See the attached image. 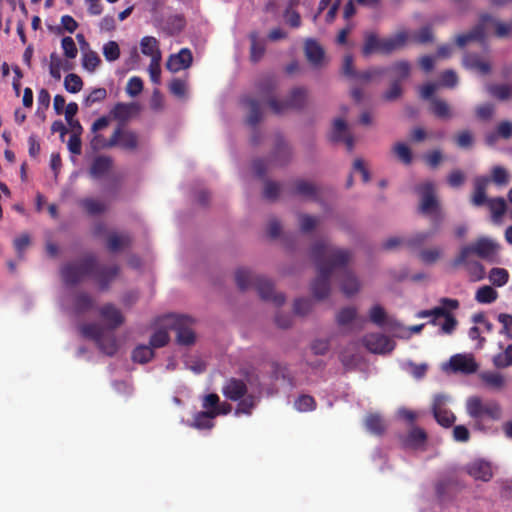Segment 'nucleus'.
Segmentation results:
<instances>
[{
  "label": "nucleus",
  "mask_w": 512,
  "mask_h": 512,
  "mask_svg": "<svg viewBox=\"0 0 512 512\" xmlns=\"http://www.w3.org/2000/svg\"><path fill=\"white\" fill-rule=\"evenodd\" d=\"M310 253L318 272L311 283L314 298L322 300L329 295L330 279L337 270L342 272L340 286L346 296L350 297L360 290L359 280L347 267L352 258L348 249L338 248L321 240L312 245Z\"/></svg>",
  "instance_id": "obj_1"
},
{
  "label": "nucleus",
  "mask_w": 512,
  "mask_h": 512,
  "mask_svg": "<svg viewBox=\"0 0 512 512\" xmlns=\"http://www.w3.org/2000/svg\"><path fill=\"white\" fill-rule=\"evenodd\" d=\"M120 272L118 265H99L94 254H87L81 260L68 262L61 267L60 274L66 285L75 286L87 277H92L99 290L107 291Z\"/></svg>",
  "instance_id": "obj_2"
},
{
  "label": "nucleus",
  "mask_w": 512,
  "mask_h": 512,
  "mask_svg": "<svg viewBox=\"0 0 512 512\" xmlns=\"http://www.w3.org/2000/svg\"><path fill=\"white\" fill-rule=\"evenodd\" d=\"M235 281L241 291L249 288H255L259 296L265 301H271L276 306H281L285 302V296L282 293H274L273 283L263 276L254 274L246 268H239L235 272Z\"/></svg>",
  "instance_id": "obj_3"
},
{
  "label": "nucleus",
  "mask_w": 512,
  "mask_h": 512,
  "mask_svg": "<svg viewBox=\"0 0 512 512\" xmlns=\"http://www.w3.org/2000/svg\"><path fill=\"white\" fill-rule=\"evenodd\" d=\"M466 412L474 421V428L486 431L487 421H499L502 418V407L495 400H482L478 396L469 397L466 401Z\"/></svg>",
  "instance_id": "obj_4"
},
{
  "label": "nucleus",
  "mask_w": 512,
  "mask_h": 512,
  "mask_svg": "<svg viewBox=\"0 0 512 512\" xmlns=\"http://www.w3.org/2000/svg\"><path fill=\"white\" fill-rule=\"evenodd\" d=\"M416 192L420 195L421 201L419 211L430 216L431 224L435 227V231H439L445 214L440 208L439 201L435 195V186L431 181H426L416 187Z\"/></svg>",
  "instance_id": "obj_5"
},
{
  "label": "nucleus",
  "mask_w": 512,
  "mask_h": 512,
  "mask_svg": "<svg viewBox=\"0 0 512 512\" xmlns=\"http://www.w3.org/2000/svg\"><path fill=\"white\" fill-rule=\"evenodd\" d=\"M81 334L93 340L97 347L107 356H113L118 350L117 340L113 334H106L105 329L97 323H86L80 326Z\"/></svg>",
  "instance_id": "obj_6"
},
{
  "label": "nucleus",
  "mask_w": 512,
  "mask_h": 512,
  "mask_svg": "<svg viewBox=\"0 0 512 512\" xmlns=\"http://www.w3.org/2000/svg\"><path fill=\"white\" fill-rule=\"evenodd\" d=\"M497 245L490 239L481 237L475 242L466 245L460 249L459 254L452 262L454 267H459L461 263L467 262L471 255H476L481 259H491L496 254Z\"/></svg>",
  "instance_id": "obj_7"
},
{
  "label": "nucleus",
  "mask_w": 512,
  "mask_h": 512,
  "mask_svg": "<svg viewBox=\"0 0 512 512\" xmlns=\"http://www.w3.org/2000/svg\"><path fill=\"white\" fill-rule=\"evenodd\" d=\"M193 323V319L186 315L171 314L164 318V326L175 331L176 340L181 345H191L194 343Z\"/></svg>",
  "instance_id": "obj_8"
},
{
  "label": "nucleus",
  "mask_w": 512,
  "mask_h": 512,
  "mask_svg": "<svg viewBox=\"0 0 512 512\" xmlns=\"http://www.w3.org/2000/svg\"><path fill=\"white\" fill-rule=\"evenodd\" d=\"M277 87L278 81L274 75H264L255 82L257 96L267 101L275 114H281L283 113L282 103L275 97Z\"/></svg>",
  "instance_id": "obj_9"
},
{
  "label": "nucleus",
  "mask_w": 512,
  "mask_h": 512,
  "mask_svg": "<svg viewBox=\"0 0 512 512\" xmlns=\"http://www.w3.org/2000/svg\"><path fill=\"white\" fill-rule=\"evenodd\" d=\"M435 492L441 502L451 501L463 489L464 485L454 474H447L435 483Z\"/></svg>",
  "instance_id": "obj_10"
},
{
  "label": "nucleus",
  "mask_w": 512,
  "mask_h": 512,
  "mask_svg": "<svg viewBox=\"0 0 512 512\" xmlns=\"http://www.w3.org/2000/svg\"><path fill=\"white\" fill-rule=\"evenodd\" d=\"M448 400L449 398L447 395L436 394L433 398L431 407L435 420L444 428L451 427L456 420V416L453 414V412L446 408V403Z\"/></svg>",
  "instance_id": "obj_11"
},
{
  "label": "nucleus",
  "mask_w": 512,
  "mask_h": 512,
  "mask_svg": "<svg viewBox=\"0 0 512 512\" xmlns=\"http://www.w3.org/2000/svg\"><path fill=\"white\" fill-rule=\"evenodd\" d=\"M241 102L248 109L246 118L247 124L256 129V126L262 119V110L259 100L251 96H244L241 99ZM251 142L254 145H257L260 142L259 132L257 130L254 131V134L251 137Z\"/></svg>",
  "instance_id": "obj_12"
},
{
  "label": "nucleus",
  "mask_w": 512,
  "mask_h": 512,
  "mask_svg": "<svg viewBox=\"0 0 512 512\" xmlns=\"http://www.w3.org/2000/svg\"><path fill=\"white\" fill-rule=\"evenodd\" d=\"M117 145L125 150H135L138 146V136L133 131L123 130L121 127H118L108 142L104 143L102 147H115Z\"/></svg>",
  "instance_id": "obj_13"
},
{
  "label": "nucleus",
  "mask_w": 512,
  "mask_h": 512,
  "mask_svg": "<svg viewBox=\"0 0 512 512\" xmlns=\"http://www.w3.org/2000/svg\"><path fill=\"white\" fill-rule=\"evenodd\" d=\"M364 346L372 353L385 354L391 352L395 342L388 336L381 333L367 334L363 338Z\"/></svg>",
  "instance_id": "obj_14"
},
{
  "label": "nucleus",
  "mask_w": 512,
  "mask_h": 512,
  "mask_svg": "<svg viewBox=\"0 0 512 512\" xmlns=\"http://www.w3.org/2000/svg\"><path fill=\"white\" fill-rule=\"evenodd\" d=\"M449 367L454 373L469 375L475 373L479 365L471 354H456L450 358Z\"/></svg>",
  "instance_id": "obj_15"
},
{
  "label": "nucleus",
  "mask_w": 512,
  "mask_h": 512,
  "mask_svg": "<svg viewBox=\"0 0 512 512\" xmlns=\"http://www.w3.org/2000/svg\"><path fill=\"white\" fill-rule=\"evenodd\" d=\"M98 313L102 321L105 323L106 327L110 330H115L120 327L124 321L125 317L122 314L121 310L118 309L112 303H106L98 309Z\"/></svg>",
  "instance_id": "obj_16"
},
{
  "label": "nucleus",
  "mask_w": 512,
  "mask_h": 512,
  "mask_svg": "<svg viewBox=\"0 0 512 512\" xmlns=\"http://www.w3.org/2000/svg\"><path fill=\"white\" fill-rule=\"evenodd\" d=\"M465 471L475 480L488 482L493 477L491 464L485 460L477 459L465 466Z\"/></svg>",
  "instance_id": "obj_17"
},
{
  "label": "nucleus",
  "mask_w": 512,
  "mask_h": 512,
  "mask_svg": "<svg viewBox=\"0 0 512 512\" xmlns=\"http://www.w3.org/2000/svg\"><path fill=\"white\" fill-rule=\"evenodd\" d=\"M330 139L333 142H343L348 151L354 148V138L348 131L347 124L343 119H336L333 123Z\"/></svg>",
  "instance_id": "obj_18"
},
{
  "label": "nucleus",
  "mask_w": 512,
  "mask_h": 512,
  "mask_svg": "<svg viewBox=\"0 0 512 512\" xmlns=\"http://www.w3.org/2000/svg\"><path fill=\"white\" fill-rule=\"evenodd\" d=\"M193 56L188 48H182L178 53L169 56L166 68L175 73L182 69H187L192 65Z\"/></svg>",
  "instance_id": "obj_19"
},
{
  "label": "nucleus",
  "mask_w": 512,
  "mask_h": 512,
  "mask_svg": "<svg viewBox=\"0 0 512 512\" xmlns=\"http://www.w3.org/2000/svg\"><path fill=\"white\" fill-rule=\"evenodd\" d=\"M222 392L226 398L238 401L246 395L247 385L241 379L230 378L223 386Z\"/></svg>",
  "instance_id": "obj_20"
},
{
  "label": "nucleus",
  "mask_w": 512,
  "mask_h": 512,
  "mask_svg": "<svg viewBox=\"0 0 512 512\" xmlns=\"http://www.w3.org/2000/svg\"><path fill=\"white\" fill-rule=\"evenodd\" d=\"M307 89L304 87H295L291 90L285 101H281L283 112L288 109H301L307 101Z\"/></svg>",
  "instance_id": "obj_21"
},
{
  "label": "nucleus",
  "mask_w": 512,
  "mask_h": 512,
  "mask_svg": "<svg viewBox=\"0 0 512 512\" xmlns=\"http://www.w3.org/2000/svg\"><path fill=\"white\" fill-rule=\"evenodd\" d=\"M490 180L487 177H477L474 180V191L471 196V204L475 207L486 205L489 201L486 189Z\"/></svg>",
  "instance_id": "obj_22"
},
{
  "label": "nucleus",
  "mask_w": 512,
  "mask_h": 512,
  "mask_svg": "<svg viewBox=\"0 0 512 512\" xmlns=\"http://www.w3.org/2000/svg\"><path fill=\"white\" fill-rule=\"evenodd\" d=\"M408 39L406 31H400L394 36L382 39L381 54H390L393 51L402 48Z\"/></svg>",
  "instance_id": "obj_23"
},
{
  "label": "nucleus",
  "mask_w": 512,
  "mask_h": 512,
  "mask_svg": "<svg viewBox=\"0 0 512 512\" xmlns=\"http://www.w3.org/2000/svg\"><path fill=\"white\" fill-rule=\"evenodd\" d=\"M293 193L314 201L319 198L318 187L314 183L302 179L294 182Z\"/></svg>",
  "instance_id": "obj_24"
},
{
  "label": "nucleus",
  "mask_w": 512,
  "mask_h": 512,
  "mask_svg": "<svg viewBox=\"0 0 512 512\" xmlns=\"http://www.w3.org/2000/svg\"><path fill=\"white\" fill-rule=\"evenodd\" d=\"M95 307V300L87 292H79L75 295L73 300L74 312L77 315L84 314Z\"/></svg>",
  "instance_id": "obj_25"
},
{
  "label": "nucleus",
  "mask_w": 512,
  "mask_h": 512,
  "mask_svg": "<svg viewBox=\"0 0 512 512\" xmlns=\"http://www.w3.org/2000/svg\"><path fill=\"white\" fill-rule=\"evenodd\" d=\"M250 39V60L253 63L259 62L265 54L266 47L265 41L259 39L257 31H252L249 34Z\"/></svg>",
  "instance_id": "obj_26"
},
{
  "label": "nucleus",
  "mask_w": 512,
  "mask_h": 512,
  "mask_svg": "<svg viewBox=\"0 0 512 512\" xmlns=\"http://www.w3.org/2000/svg\"><path fill=\"white\" fill-rule=\"evenodd\" d=\"M113 161L109 156H97L90 167L89 173L94 178H100L110 171Z\"/></svg>",
  "instance_id": "obj_27"
},
{
  "label": "nucleus",
  "mask_w": 512,
  "mask_h": 512,
  "mask_svg": "<svg viewBox=\"0 0 512 512\" xmlns=\"http://www.w3.org/2000/svg\"><path fill=\"white\" fill-rule=\"evenodd\" d=\"M305 55L311 64L319 66L324 58V50L315 40L308 39L305 43Z\"/></svg>",
  "instance_id": "obj_28"
},
{
  "label": "nucleus",
  "mask_w": 512,
  "mask_h": 512,
  "mask_svg": "<svg viewBox=\"0 0 512 512\" xmlns=\"http://www.w3.org/2000/svg\"><path fill=\"white\" fill-rule=\"evenodd\" d=\"M132 243V238L129 234L111 233L107 237V249L112 252H118L122 248L129 247Z\"/></svg>",
  "instance_id": "obj_29"
},
{
  "label": "nucleus",
  "mask_w": 512,
  "mask_h": 512,
  "mask_svg": "<svg viewBox=\"0 0 512 512\" xmlns=\"http://www.w3.org/2000/svg\"><path fill=\"white\" fill-rule=\"evenodd\" d=\"M463 64L465 67L476 70L482 75H486L491 71L490 63L484 61L480 56L476 54H467L463 59Z\"/></svg>",
  "instance_id": "obj_30"
},
{
  "label": "nucleus",
  "mask_w": 512,
  "mask_h": 512,
  "mask_svg": "<svg viewBox=\"0 0 512 512\" xmlns=\"http://www.w3.org/2000/svg\"><path fill=\"white\" fill-rule=\"evenodd\" d=\"M410 71L411 65L406 60L397 61L386 68V73H390L393 80H398L399 83L409 77Z\"/></svg>",
  "instance_id": "obj_31"
},
{
  "label": "nucleus",
  "mask_w": 512,
  "mask_h": 512,
  "mask_svg": "<svg viewBox=\"0 0 512 512\" xmlns=\"http://www.w3.org/2000/svg\"><path fill=\"white\" fill-rule=\"evenodd\" d=\"M216 416L217 412H212V410L198 412L195 414L191 426L199 430H210L214 426L213 419Z\"/></svg>",
  "instance_id": "obj_32"
},
{
  "label": "nucleus",
  "mask_w": 512,
  "mask_h": 512,
  "mask_svg": "<svg viewBox=\"0 0 512 512\" xmlns=\"http://www.w3.org/2000/svg\"><path fill=\"white\" fill-rule=\"evenodd\" d=\"M487 92L498 101H509L512 99V84H491L487 86Z\"/></svg>",
  "instance_id": "obj_33"
},
{
  "label": "nucleus",
  "mask_w": 512,
  "mask_h": 512,
  "mask_svg": "<svg viewBox=\"0 0 512 512\" xmlns=\"http://www.w3.org/2000/svg\"><path fill=\"white\" fill-rule=\"evenodd\" d=\"M486 205L491 212L492 221L499 223L507 210L505 199L503 197L491 198Z\"/></svg>",
  "instance_id": "obj_34"
},
{
  "label": "nucleus",
  "mask_w": 512,
  "mask_h": 512,
  "mask_svg": "<svg viewBox=\"0 0 512 512\" xmlns=\"http://www.w3.org/2000/svg\"><path fill=\"white\" fill-rule=\"evenodd\" d=\"M141 52L150 56L151 59L158 58L161 59V51L159 49V42L153 36H145L140 41Z\"/></svg>",
  "instance_id": "obj_35"
},
{
  "label": "nucleus",
  "mask_w": 512,
  "mask_h": 512,
  "mask_svg": "<svg viewBox=\"0 0 512 512\" xmlns=\"http://www.w3.org/2000/svg\"><path fill=\"white\" fill-rule=\"evenodd\" d=\"M484 37V27L482 24H478L468 33L458 35L456 37V44L462 48L471 41H483Z\"/></svg>",
  "instance_id": "obj_36"
},
{
  "label": "nucleus",
  "mask_w": 512,
  "mask_h": 512,
  "mask_svg": "<svg viewBox=\"0 0 512 512\" xmlns=\"http://www.w3.org/2000/svg\"><path fill=\"white\" fill-rule=\"evenodd\" d=\"M366 429L375 435H382L386 430L383 418L377 413H370L365 418Z\"/></svg>",
  "instance_id": "obj_37"
},
{
  "label": "nucleus",
  "mask_w": 512,
  "mask_h": 512,
  "mask_svg": "<svg viewBox=\"0 0 512 512\" xmlns=\"http://www.w3.org/2000/svg\"><path fill=\"white\" fill-rule=\"evenodd\" d=\"M381 44L382 39L375 33H367L362 47L363 56L368 57L373 53H381Z\"/></svg>",
  "instance_id": "obj_38"
},
{
  "label": "nucleus",
  "mask_w": 512,
  "mask_h": 512,
  "mask_svg": "<svg viewBox=\"0 0 512 512\" xmlns=\"http://www.w3.org/2000/svg\"><path fill=\"white\" fill-rule=\"evenodd\" d=\"M487 22H493L495 25V35L499 38H505L510 35L512 31V25L496 21L490 14H482L480 17V24L484 26Z\"/></svg>",
  "instance_id": "obj_39"
},
{
  "label": "nucleus",
  "mask_w": 512,
  "mask_h": 512,
  "mask_svg": "<svg viewBox=\"0 0 512 512\" xmlns=\"http://www.w3.org/2000/svg\"><path fill=\"white\" fill-rule=\"evenodd\" d=\"M483 383L492 389H501L505 385V378L498 372L485 371L480 374Z\"/></svg>",
  "instance_id": "obj_40"
},
{
  "label": "nucleus",
  "mask_w": 512,
  "mask_h": 512,
  "mask_svg": "<svg viewBox=\"0 0 512 512\" xmlns=\"http://www.w3.org/2000/svg\"><path fill=\"white\" fill-rule=\"evenodd\" d=\"M498 298V292L491 286L484 285L475 293V300L480 304H491Z\"/></svg>",
  "instance_id": "obj_41"
},
{
  "label": "nucleus",
  "mask_w": 512,
  "mask_h": 512,
  "mask_svg": "<svg viewBox=\"0 0 512 512\" xmlns=\"http://www.w3.org/2000/svg\"><path fill=\"white\" fill-rule=\"evenodd\" d=\"M426 439H427V435H426L425 431L421 428L415 427V428L411 429L409 431V433L407 434V436L404 440V444L407 447L416 448V447L424 444Z\"/></svg>",
  "instance_id": "obj_42"
},
{
  "label": "nucleus",
  "mask_w": 512,
  "mask_h": 512,
  "mask_svg": "<svg viewBox=\"0 0 512 512\" xmlns=\"http://www.w3.org/2000/svg\"><path fill=\"white\" fill-rule=\"evenodd\" d=\"M488 279L494 286L502 287L507 284L509 273L504 268L494 267L489 271Z\"/></svg>",
  "instance_id": "obj_43"
},
{
  "label": "nucleus",
  "mask_w": 512,
  "mask_h": 512,
  "mask_svg": "<svg viewBox=\"0 0 512 512\" xmlns=\"http://www.w3.org/2000/svg\"><path fill=\"white\" fill-rule=\"evenodd\" d=\"M154 356V351L151 346L140 345L132 352V359L134 362L141 364L149 362Z\"/></svg>",
  "instance_id": "obj_44"
},
{
  "label": "nucleus",
  "mask_w": 512,
  "mask_h": 512,
  "mask_svg": "<svg viewBox=\"0 0 512 512\" xmlns=\"http://www.w3.org/2000/svg\"><path fill=\"white\" fill-rule=\"evenodd\" d=\"M80 205L89 215L101 214L106 209V206L103 202L93 198L82 199L80 201Z\"/></svg>",
  "instance_id": "obj_45"
},
{
  "label": "nucleus",
  "mask_w": 512,
  "mask_h": 512,
  "mask_svg": "<svg viewBox=\"0 0 512 512\" xmlns=\"http://www.w3.org/2000/svg\"><path fill=\"white\" fill-rule=\"evenodd\" d=\"M431 111L436 117L441 119H447L452 116L448 103L441 99H432Z\"/></svg>",
  "instance_id": "obj_46"
},
{
  "label": "nucleus",
  "mask_w": 512,
  "mask_h": 512,
  "mask_svg": "<svg viewBox=\"0 0 512 512\" xmlns=\"http://www.w3.org/2000/svg\"><path fill=\"white\" fill-rule=\"evenodd\" d=\"M460 266H465L470 273L473 281H479L484 278V266L475 260L467 259V262L461 263Z\"/></svg>",
  "instance_id": "obj_47"
},
{
  "label": "nucleus",
  "mask_w": 512,
  "mask_h": 512,
  "mask_svg": "<svg viewBox=\"0 0 512 512\" xmlns=\"http://www.w3.org/2000/svg\"><path fill=\"white\" fill-rule=\"evenodd\" d=\"M393 152L403 164H411L413 159L412 151L405 143H396L393 146Z\"/></svg>",
  "instance_id": "obj_48"
},
{
  "label": "nucleus",
  "mask_w": 512,
  "mask_h": 512,
  "mask_svg": "<svg viewBox=\"0 0 512 512\" xmlns=\"http://www.w3.org/2000/svg\"><path fill=\"white\" fill-rule=\"evenodd\" d=\"M493 364L497 368H506L512 365V344L508 345L505 351L493 357Z\"/></svg>",
  "instance_id": "obj_49"
},
{
  "label": "nucleus",
  "mask_w": 512,
  "mask_h": 512,
  "mask_svg": "<svg viewBox=\"0 0 512 512\" xmlns=\"http://www.w3.org/2000/svg\"><path fill=\"white\" fill-rule=\"evenodd\" d=\"M64 87L69 93H78L83 88L81 77L75 73L68 74L64 79Z\"/></svg>",
  "instance_id": "obj_50"
},
{
  "label": "nucleus",
  "mask_w": 512,
  "mask_h": 512,
  "mask_svg": "<svg viewBox=\"0 0 512 512\" xmlns=\"http://www.w3.org/2000/svg\"><path fill=\"white\" fill-rule=\"evenodd\" d=\"M102 52L108 62L116 61L120 57V47L116 41L105 43Z\"/></svg>",
  "instance_id": "obj_51"
},
{
  "label": "nucleus",
  "mask_w": 512,
  "mask_h": 512,
  "mask_svg": "<svg viewBox=\"0 0 512 512\" xmlns=\"http://www.w3.org/2000/svg\"><path fill=\"white\" fill-rule=\"evenodd\" d=\"M100 63L101 59L95 51L90 50L83 54L82 65L86 70L93 72Z\"/></svg>",
  "instance_id": "obj_52"
},
{
  "label": "nucleus",
  "mask_w": 512,
  "mask_h": 512,
  "mask_svg": "<svg viewBox=\"0 0 512 512\" xmlns=\"http://www.w3.org/2000/svg\"><path fill=\"white\" fill-rule=\"evenodd\" d=\"M63 67V61L59 55L55 52L50 54L49 73L55 80L61 79V69Z\"/></svg>",
  "instance_id": "obj_53"
},
{
  "label": "nucleus",
  "mask_w": 512,
  "mask_h": 512,
  "mask_svg": "<svg viewBox=\"0 0 512 512\" xmlns=\"http://www.w3.org/2000/svg\"><path fill=\"white\" fill-rule=\"evenodd\" d=\"M294 406L300 412H307L315 409L316 402L310 395H301L296 399Z\"/></svg>",
  "instance_id": "obj_54"
},
{
  "label": "nucleus",
  "mask_w": 512,
  "mask_h": 512,
  "mask_svg": "<svg viewBox=\"0 0 512 512\" xmlns=\"http://www.w3.org/2000/svg\"><path fill=\"white\" fill-rule=\"evenodd\" d=\"M357 315V310L354 307H345L341 309L337 316L336 320L339 325H347L351 323Z\"/></svg>",
  "instance_id": "obj_55"
},
{
  "label": "nucleus",
  "mask_w": 512,
  "mask_h": 512,
  "mask_svg": "<svg viewBox=\"0 0 512 512\" xmlns=\"http://www.w3.org/2000/svg\"><path fill=\"white\" fill-rule=\"evenodd\" d=\"M169 342V335L165 329H159L153 333L150 338L152 348L164 347Z\"/></svg>",
  "instance_id": "obj_56"
},
{
  "label": "nucleus",
  "mask_w": 512,
  "mask_h": 512,
  "mask_svg": "<svg viewBox=\"0 0 512 512\" xmlns=\"http://www.w3.org/2000/svg\"><path fill=\"white\" fill-rule=\"evenodd\" d=\"M254 407H255V398H254V396L249 395L245 398L240 399L235 413L237 415H239V414L250 415Z\"/></svg>",
  "instance_id": "obj_57"
},
{
  "label": "nucleus",
  "mask_w": 512,
  "mask_h": 512,
  "mask_svg": "<svg viewBox=\"0 0 512 512\" xmlns=\"http://www.w3.org/2000/svg\"><path fill=\"white\" fill-rule=\"evenodd\" d=\"M319 223V219L307 214L299 216V225L302 232L307 233L312 231Z\"/></svg>",
  "instance_id": "obj_58"
},
{
  "label": "nucleus",
  "mask_w": 512,
  "mask_h": 512,
  "mask_svg": "<svg viewBox=\"0 0 512 512\" xmlns=\"http://www.w3.org/2000/svg\"><path fill=\"white\" fill-rule=\"evenodd\" d=\"M186 88V81L180 78H174L169 84L170 92L178 98H183L185 96Z\"/></svg>",
  "instance_id": "obj_59"
},
{
  "label": "nucleus",
  "mask_w": 512,
  "mask_h": 512,
  "mask_svg": "<svg viewBox=\"0 0 512 512\" xmlns=\"http://www.w3.org/2000/svg\"><path fill=\"white\" fill-rule=\"evenodd\" d=\"M370 321L378 326H383L386 320V312L380 305H374L369 312Z\"/></svg>",
  "instance_id": "obj_60"
},
{
  "label": "nucleus",
  "mask_w": 512,
  "mask_h": 512,
  "mask_svg": "<svg viewBox=\"0 0 512 512\" xmlns=\"http://www.w3.org/2000/svg\"><path fill=\"white\" fill-rule=\"evenodd\" d=\"M61 46L64 51V55L69 59H74L77 56L78 50L74 40L70 36L63 37L61 40Z\"/></svg>",
  "instance_id": "obj_61"
},
{
  "label": "nucleus",
  "mask_w": 512,
  "mask_h": 512,
  "mask_svg": "<svg viewBox=\"0 0 512 512\" xmlns=\"http://www.w3.org/2000/svg\"><path fill=\"white\" fill-rule=\"evenodd\" d=\"M143 90V81L140 77H131L126 86V92L129 96L135 97L139 95Z\"/></svg>",
  "instance_id": "obj_62"
},
{
  "label": "nucleus",
  "mask_w": 512,
  "mask_h": 512,
  "mask_svg": "<svg viewBox=\"0 0 512 512\" xmlns=\"http://www.w3.org/2000/svg\"><path fill=\"white\" fill-rule=\"evenodd\" d=\"M131 108L125 103H117L111 111L114 119L125 121L130 117Z\"/></svg>",
  "instance_id": "obj_63"
},
{
  "label": "nucleus",
  "mask_w": 512,
  "mask_h": 512,
  "mask_svg": "<svg viewBox=\"0 0 512 512\" xmlns=\"http://www.w3.org/2000/svg\"><path fill=\"white\" fill-rule=\"evenodd\" d=\"M455 142L458 147L468 149L473 145L474 138L469 130H463L455 136Z\"/></svg>",
  "instance_id": "obj_64"
}]
</instances>
